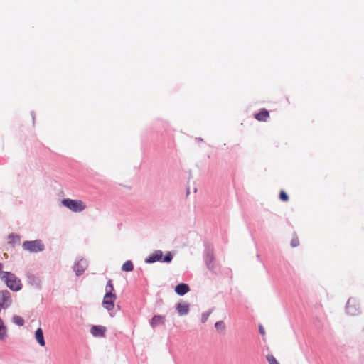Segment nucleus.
<instances>
[{
    "label": "nucleus",
    "mask_w": 364,
    "mask_h": 364,
    "mask_svg": "<svg viewBox=\"0 0 364 364\" xmlns=\"http://www.w3.org/2000/svg\"><path fill=\"white\" fill-rule=\"evenodd\" d=\"M1 278L11 290L17 291L21 289V282L15 274L9 272H4L2 273Z\"/></svg>",
    "instance_id": "1"
},
{
    "label": "nucleus",
    "mask_w": 364,
    "mask_h": 364,
    "mask_svg": "<svg viewBox=\"0 0 364 364\" xmlns=\"http://www.w3.org/2000/svg\"><path fill=\"white\" fill-rule=\"evenodd\" d=\"M173 259V255L171 252H168L164 257H163V252L161 250H155L153 253H151L149 257L145 259V262L150 264L155 262H164L169 263L171 262Z\"/></svg>",
    "instance_id": "2"
},
{
    "label": "nucleus",
    "mask_w": 364,
    "mask_h": 364,
    "mask_svg": "<svg viewBox=\"0 0 364 364\" xmlns=\"http://www.w3.org/2000/svg\"><path fill=\"white\" fill-rule=\"evenodd\" d=\"M62 204L73 212H82L86 208L85 203L80 200L65 198L62 200Z\"/></svg>",
    "instance_id": "3"
},
{
    "label": "nucleus",
    "mask_w": 364,
    "mask_h": 364,
    "mask_svg": "<svg viewBox=\"0 0 364 364\" xmlns=\"http://www.w3.org/2000/svg\"><path fill=\"white\" fill-rule=\"evenodd\" d=\"M24 250L31 252H38L44 250V245L41 240L25 241L23 243Z\"/></svg>",
    "instance_id": "4"
},
{
    "label": "nucleus",
    "mask_w": 364,
    "mask_h": 364,
    "mask_svg": "<svg viewBox=\"0 0 364 364\" xmlns=\"http://www.w3.org/2000/svg\"><path fill=\"white\" fill-rule=\"evenodd\" d=\"M346 311L350 316L358 315L360 312L358 301L355 299H350L346 303Z\"/></svg>",
    "instance_id": "5"
},
{
    "label": "nucleus",
    "mask_w": 364,
    "mask_h": 364,
    "mask_svg": "<svg viewBox=\"0 0 364 364\" xmlns=\"http://www.w3.org/2000/svg\"><path fill=\"white\" fill-rule=\"evenodd\" d=\"M116 299V294H105L102 300L103 307L105 308L109 311H112L114 308V303Z\"/></svg>",
    "instance_id": "6"
},
{
    "label": "nucleus",
    "mask_w": 364,
    "mask_h": 364,
    "mask_svg": "<svg viewBox=\"0 0 364 364\" xmlns=\"http://www.w3.org/2000/svg\"><path fill=\"white\" fill-rule=\"evenodd\" d=\"M106 331V328L102 326H93L91 328L90 332L95 337H104Z\"/></svg>",
    "instance_id": "7"
},
{
    "label": "nucleus",
    "mask_w": 364,
    "mask_h": 364,
    "mask_svg": "<svg viewBox=\"0 0 364 364\" xmlns=\"http://www.w3.org/2000/svg\"><path fill=\"white\" fill-rule=\"evenodd\" d=\"M190 291L189 286L185 283H181L175 287V292L180 296H183Z\"/></svg>",
    "instance_id": "8"
},
{
    "label": "nucleus",
    "mask_w": 364,
    "mask_h": 364,
    "mask_svg": "<svg viewBox=\"0 0 364 364\" xmlns=\"http://www.w3.org/2000/svg\"><path fill=\"white\" fill-rule=\"evenodd\" d=\"M35 338L38 344L44 347L46 346V341L44 339L43 332L41 328H38L35 332Z\"/></svg>",
    "instance_id": "9"
},
{
    "label": "nucleus",
    "mask_w": 364,
    "mask_h": 364,
    "mask_svg": "<svg viewBox=\"0 0 364 364\" xmlns=\"http://www.w3.org/2000/svg\"><path fill=\"white\" fill-rule=\"evenodd\" d=\"M176 310L181 316L186 315L188 313L189 305L186 302H180L176 306Z\"/></svg>",
    "instance_id": "10"
},
{
    "label": "nucleus",
    "mask_w": 364,
    "mask_h": 364,
    "mask_svg": "<svg viewBox=\"0 0 364 364\" xmlns=\"http://www.w3.org/2000/svg\"><path fill=\"white\" fill-rule=\"evenodd\" d=\"M255 117L258 121L265 122L269 117V113L267 109H262L258 113L255 114Z\"/></svg>",
    "instance_id": "11"
},
{
    "label": "nucleus",
    "mask_w": 364,
    "mask_h": 364,
    "mask_svg": "<svg viewBox=\"0 0 364 364\" xmlns=\"http://www.w3.org/2000/svg\"><path fill=\"white\" fill-rule=\"evenodd\" d=\"M165 316L161 315L154 316L151 321V326L154 328L158 325H162L165 323Z\"/></svg>",
    "instance_id": "12"
},
{
    "label": "nucleus",
    "mask_w": 364,
    "mask_h": 364,
    "mask_svg": "<svg viewBox=\"0 0 364 364\" xmlns=\"http://www.w3.org/2000/svg\"><path fill=\"white\" fill-rule=\"evenodd\" d=\"M86 268V262L85 261H80L75 265V271L77 275L81 274Z\"/></svg>",
    "instance_id": "13"
},
{
    "label": "nucleus",
    "mask_w": 364,
    "mask_h": 364,
    "mask_svg": "<svg viewBox=\"0 0 364 364\" xmlns=\"http://www.w3.org/2000/svg\"><path fill=\"white\" fill-rule=\"evenodd\" d=\"M7 337V328L3 320L0 318V340H4Z\"/></svg>",
    "instance_id": "14"
},
{
    "label": "nucleus",
    "mask_w": 364,
    "mask_h": 364,
    "mask_svg": "<svg viewBox=\"0 0 364 364\" xmlns=\"http://www.w3.org/2000/svg\"><path fill=\"white\" fill-rule=\"evenodd\" d=\"M8 243L10 244H19L21 241V237L19 235L16 234H11L8 236Z\"/></svg>",
    "instance_id": "15"
},
{
    "label": "nucleus",
    "mask_w": 364,
    "mask_h": 364,
    "mask_svg": "<svg viewBox=\"0 0 364 364\" xmlns=\"http://www.w3.org/2000/svg\"><path fill=\"white\" fill-rule=\"evenodd\" d=\"M133 269H134V265H133V263L132 262V261H130V260L126 261L122 267V269L124 272H131L133 270Z\"/></svg>",
    "instance_id": "16"
},
{
    "label": "nucleus",
    "mask_w": 364,
    "mask_h": 364,
    "mask_svg": "<svg viewBox=\"0 0 364 364\" xmlns=\"http://www.w3.org/2000/svg\"><path fill=\"white\" fill-rule=\"evenodd\" d=\"M105 291H106L105 294H116L114 293V286H113V284H112V281L111 279H109L107 282V285L105 287Z\"/></svg>",
    "instance_id": "17"
},
{
    "label": "nucleus",
    "mask_w": 364,
    "mask_h": 364,
    "mask_svg": "<svg viewBox=\"0 0 364 364\" xmlns=\"http://www.w3.org/2000/svg\"><path fill=\"white\" fill-rule=\"evenodd\" d=\"M215 327L220 333H224L226 328L225 324L223 321H217L215 324Z\"/></svg>",
    "instance_id": "18"
},
{
    "label": "nucleus",
    "mask_w": 364,
    "mask_h": 364,
    "mask_svg": "<svg viewBox=\"0 0 364 364\" xmlns=\"http://www.w3.org/2000/svg\"><path fill=\"white\" fill-rule=\"evenodd\" d=\"M13 321L16 325L21 326L24 324V320L19 316H14L13 317Z\"/></svg>",
    "instance_id": "19"
},
{
    "label": "nucleus",
    "mask_w": 364,
    "mask_h": 364,
    "mask_svg": "<svg viewBox=\"0 0 364 364\" xmlns=\"http://www.w3.org/2000/svg\"><path fill=\"white\" fill-rule=\"evenodd\" d=\"M267 360L269 363V364H279L275 357L272 355H267Z\"/></svg>",
    "instance_id": "20"
},
{
    "label": "nucleus",
    "mask_w": 364,
    "mask_h": 364,
    "mask_svg": "<svg viewBox=\"0 0 364 364\" xmlns=\"http://www.w3.org/2000/svg\"><path fill=\"white\" fill-rule=\"evenodd\" d=\"M279 199L282 201H287L289 200V197L284 191H281L279 193Z\"/></svg>",
    "instance_id": "21"
},
{
    "label": "nucleus",
    "mask_w": 364,
    "mask_h": 364,
    "mask_svg": "<svg viewBox=\"0 0 364 364\" xmlns=\"http://www.w3.org/2000/svg\"><path fill=\"white\" fill-rule=\"evenodd\" d=\"M299 245V238L297 237H294L292 238L291 241V247H297L298 245Z\"/></svg>",
    "instance_id": "22"
},
{
    "label": "nucleus",
    "mask_w": 364,
    "mask_h": 364,
    "mask_svg": "<svg viewBox=\"0 0 364 364\" xmlns=\"http://www.w3.org/2000/svg\"><path fill=\"white\" fill-rule=\"evenodd\" d=\"M208 316H209L208 314L203 315V316H202V322L203 323H205L207 321Z\"/></svg>",
    "instance_id": "23"
},
{
    "label": "nucleus",
    "mask_w": 364,
    "mask_h": 364,
    "mask_svg": "<svg viewBox=\"0 0 364 364\" xmlns=\"http://www.w3.org/2000/svg\"><path fill=\"white\" fill-rule=\"evenodd\" d=\"M3 272H2V264H1V263H0V276H1V277L2 276V273H3Z\"/></svg>",
    "instance_id": "24"
},
{
    "label": "nucleus",
    "mask_w": 364,
    "mask_h": 364,
    "mask_svg": "<svg viewBox=\"0 0 364 364\" xmlns=\"http://www.w3.org/2000/svg\"><path fill=\"white\" fill-rule=\"evenodd\" d=\"M259 331H260V333H261L262 334H264V330H263L262 328H259Z\"/></svg>",
    "instance_id": "25"
}]
</instances>
